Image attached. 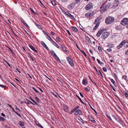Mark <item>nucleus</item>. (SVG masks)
<instances>
[{
    "label": "nucleus",
    "mask_w": 128,
    "mask_h": 128,
    "mask_svg": "<svg viewBox=\"0 0 128 128\" xmlns=\"http://www.w3.org/2000/svg\"><path fill=\"white\" fill-rule=\"evenodd\" d=\"M80 107L79 106H77L75 107L74 109H73L72 111L70 114L72 113V112H74L75 114L77 115L78 114L80 115L82 114V113L81 111L78 108Z\"/></svg>",
    "instance_id": "1"
},
{
    "label": "nucleus",
    "mask_w": 128,
    "mask_h": 128,
    "mask_svg": "<svg viewBox=\"0 0 128 128\" xmlns=\"http://www.w3.org/2000/svg\"><path fill=\"white\" fill-rule=\"evenodd\" d=\"M121 23L123 26L128 24V18H124L122 20Z\"/></svg>",
    "instance_id": "2"
},
{
    "label": "nucleus",
    "mask_w": 128,
    "mask_h": 128,
    "mask_svg": "<svg viewBox=\"0 0 128 128\" xmlns=\"http://www.w3.org/2000/svg\"><path fill=\"white\" fill-rule=\"evenodd\" d=\"M105 22L107 24L112 23V17L109 16L107 17L106 20Z\"/></svg>",
    "instance_id": "3"
},
{
    "label": "nucleus",
    "mask_w": 128,
    "mask_h": 128,
    "mask_svg": "<svg viewBox=\"0 0 128 128\" xmlns=\"http://www.w3.org/2000/svg\"><path fill=\"white\" fill-rule=\"evenodd\" d=\"M109 34V33L108 32H104L101 36L102 38L103 39H104L107 37Z\"/></svg>",
    "instance_id": "4"
},
{
    "label": "nucleus",
    "mask_w": 128,
    "mask_h": 128,
    "mask_svg": "<svg viewBox=\"0 0 128 128\" xmlns=\"http://www.w3.org/2000/svg\"><path fill=\"white\" fill-rule=\"evenodd\" d=\"M67 60L69 64L72 66H74V64L72 60L70 58L68 57L67 58Z\"/></svg>",
    "instance_id": "5"
},
{
    "label": "nucleus",
    "mask_w": 128,
    "mask_h": 128,
    "mask_svg": "<svg viewBox=\"0 0 128 128\" xmlns=\"http://www.w3.org/2000/svg\"><path fill=\"white\" fill-rule=\"evenodd\" d=\"M126 43V42L125 40H124L122 41V42L120 43L119 45L117 46V48L118 49H120Z\"/></svg>",
    "instance_id": "6"
},
{
    "label": "nucleus",
    "mask_w": 128,
    "mask_h": 128,
    "mask_svg": "<svg viewBox=\"0 0 128 128\" xmlns=\"http://www.w3.org/2000/svg\"><path fill=\"white\" fill-rule=\"evenodd\" d=\"M92 4L90 3L86 6L85 8L86 10H88L92 8Z\"/></svg>",
    "instance_id": "7"
},
{
    "label": "nucleus",
    "mask_w": 128,
    "mask_h": 128,
    "mask_svg": "<svg viewBox=\"0 0 128 128\" xmlns=\"http://www.w3.org/2000/svg\"><path fill=\"white\" fill-rule=\"evenodd\" d=\"M64 111L66 112H69V107L68 106L65 104L63 105Z\"/></svg>",
    "instance_id": "8"
},
{
    "label": "nucleus",
    "mask_w": 128,
    "mask_h": 128,
    "mask_svg": "<svg viewBox=\"0 0 128 128\" xmlns=\"http://www.w3.org/2000/svg\"><path fill=\"white\" fill-rule=\"evenodd\" d=\"M102 18L100 16L96 18L95 20L94 24L98 23L99 24H100V21L102 19Z\"/></svg>",
    "instance_id": "9"
},
{
    "label": "nucleus",
    "mask_w": 128,
    "mask_h": 128,
    "mask_svg": "<svg viewBox=\"0 0 128 128\" xmlns=\"http://www.w3.org/2000/svg\"><path fill=\"white\" fill-rule=\"evenodd\" d=\"M75 2L72 3L71 4L68 6V8L70 9H72L76 5Z\"/></svg>",
    "instance_id": "10"
},
{
    "label": "nucleus",
    "mask_w": 128,
    "mask_h": 128,
    "mask_svg": "<svg viewBox=\"0 0 128 128\" xmlns=\"http://www.w3.org/2000/svg\"><path fill=\"white\" fill-rule=\"evenodd\" d=\"M93 15V13H90V12H88L86 14L85 16L86 17H89L92 16Z\"/></svg>",
    "instance_id": "11"
},
{
    "label": "nucleus",
    "mask_w": 128,
    "mask_h": 128,
    "mask_svg": "<svg viewBox=\"0 0 128 128\" xmlns=\"http://www.w3.org/2000/svg\"><path fill=\"white\" fill-rule=\"evenodd\" d=\"M62 48L64 51L66 52H67L68 50V48L64 45L62 44L61 45Z\"/></svg>",
    "instance_id": "12"
},
{
    "label": "nucleus",
    "mask_w": 128,
    "mask_h": 128,
    "mask_svg": "<svg viewBox=\"0 0 128 128\" xmlns=\"http://www.w3.org/2000/svg\"><path fill=\"white\" fill-rule=\"evenodd\" d=\"M41 43L42 44V45L43 47L47 50H48L49 49V48L47 46L46 44L43 41H41Z\"/></svg>",
    "instance_id": "13"
},
{
    "label": "nucleus",
    "mask_w": 128,
    "mask_h": 128,
    "mask_svg": "<svg viewBox=\"0 0 128 128\" xmlns=\"http://www.w3.org/2000/svg\"><path fill=\"white\" fill-rule=\"evenodd\" d=\"M101 9V12H104L106 10V8L104 6V4L103 6H102L100 8Z\"/></svg>",
    "instance_id": "14"
},
{
    "label": "nucleus",
    "mask_w": 128,
    "mask_h": 128,
    "mask_svg": "<svg viewBox=\"0 0 128 128\" xmlns=\"http://www.w3.org/2000/svg\"><path fill=\"white\" fill-rule=\"evenodd\" d=\"M104 6L106 8V10L108 9L109 8V7L111 6V3H109L108 4H104Z\"/></svg>",
    "instance_id": "15"
},
{
    "label": "nucleus",
    "mask_w": 128,
    "mask_h": 128,
    "mask_svg": "<svg viewBox=\"0 0 128 128\" xmlns=\"http://www.w3.org/2000/svg\"><path fill=\"white\" fill-rule=\"evenodd\" d=\"M19 123H20L19 125L20 126L22 127V128H23L24 127V122H22V121H19Z\"/></svg>",
    "instance_id": "16"
},
{
    "label": "nucleus",
    "mask_w": 128,
    "mask_h": 128,
    "mask_svg": "<svg viewBox=\"0 0 128 128\" xmlns=\"http://www.w3.org/2000/svg\"><path fill=\"white\" fill-rule=\"evenodd\" d=\"M82 84L84 85H86L88 84V82L86 81V78H84L82 81Z\"/></svg>",
    "instance_id": "17"
},
{
    "label": "nucleus",
    "mask_w": 128,
    "mask_h": 128,
    "mask_svg": "<svg viewBox=\"0 0 128 128\" xmlns=\"http://www.w3.org/2000/svg\"><path fill=\"white\" fill-rule=\"evenodd\" d=\"M105 31H106V29L102 28L98 30V32H99V33L101 34Z\"/></svg>",
    "instance_id": "18"
},
{
    "label": "nucleus",
    "mask_w": 128,
    "mask_h": 128,
    "mask_svg": "<svg viewBox=\"0 0 128 128\" xmlns=\"http://www.w3.org/2000/svg\"><path fill=\"white\" fill-rule=\"evenodd\" d=\"M89 118L90 120L92 122H95V121L92 116H89Z\"/></svg>",
    "instance_id": "19"
},
{
    "label": "nucleus",
    "mask_w": 128,
    "mask_h": 128,
    "mask_svg": "<svg viewBox=\"0 0 128 128\" xmlns=\"http://www.w3.org/2000/svg\"><path fill=\"white\" fill-rule=\"evenodd\" d=\"M29 46L35 52H36L37 53H38L37 51L35 50L33 46L31 45H30Z\"/></svg>",
    "instance_id": "20"
},
{
    "label": "nucleus",
    "mask_w": 128,
    "mask_h": 128,
    "mask_svg": "<svg viewBox=\"0 0 128 128\" xmlns=\"http://www.w3.org/2000/svg\"><path fill=\"white\" fill-rule=\"evenodd\" d=\"M63 13L64 14L66 15L68 17H69V16L70 14V13L68 12H65L64 11L63 12Z\"/></svg>",
    "instance_id": "21"
},
{
    "label": "nucleus",
    "mask_w": 128,
    "mask_h": 128,
    "mask_svg": "<svg viewBox=\"0 0 128 128\" xmlns=\"http://www.w3.org/2000/svg\"><path fill=\"white\" fill-rule=\"evenodd\" d=\"M116 29L118 30H120L121 29V28L120 26H118V25H116L114 27Z\"/></svg>",
    "instance_id": "22"
},
{
    "label": "nucleus",
    "mask_w": 128,
    "mask_h": 128,
    "mask_svg": "<svg viewBox=\"0 0 128 128\" xmlns=\"http://www.w3.org/2000/svg\"><path fill=\"white\" fill-rule=\"evenodd\" d=\"M50 53L52 55H53L54 56H56V54L53 50H51L50 52Z\"/></svg>",
    "instance_id": "23"
},
{
    "label": "nucleus",
    "mask_w": 128,
    "mask_h": 128,
    "mask_svg": "<svg viewBox=\"0 0 128 128\" xmlns=\"http://www.w3.org/2000/svg\"><path fill=\"white\" fill-rule=\"evenodd\" d=\"M96 24V25L93 28V30H96L97 28V27H98V26H99V24L98 23H96V24Z\"/></svg>",
    "instance_id": "24"
},
{
    "label": "nucleus",
    "mask_w": 128,
    "mask_h": 128,
    "mask_svg": "<svg viewBox=\"0 0 128 128\" xmlns=\"http://www.w3.org/2000/svg\"><path fill=\"white\" fill-rule=\"evenodd\" d=\"M71 28L74 31L76 32H77L78 31V30L76 27L72 26Z\"/></svg>",
    "instance_id": "25"
},
{
    "label": "nucleus",
    "mask_w": 128,
    "mask_h": 128,
    "mask_svg": "<svg viewBox=\"0 0 128 128\" xmlns=\"http://www.w3.org/2000/svg\"><path fill=\"white\" fill-rule=\"evenodd\" d=\"M69 17H70L74 21L76 20V19L75 18H74V16L70 14Z\"/></svg>",
    "instance_id": "26"
},
{
    "label": "nucleus",
    "mask_w": 128,
    "mask_h": 128,
    "mask_svg": "<svg viewBox=\"0 0 128 128\" xmlns=\"http://www.w3.org/2000/svg\"><path fill=\"white\" fill-rule=\"evenodd\" d=\"M85 90L86 91L88 92L90 90V88L89 87H87L85 88Z\"/></svg>",
    "instance_id": "27"
},
{
    "label": "nucleus",
    "mask_w": 128,
    "mask_h": 128,
    "mask_svg": "<svg viewBox=\"0 0 128 128\" xmlns=\"http://www.w3.org/2000/svg\"><path fill=\"white\" fill-rule=\"evenodd\" d=\"M6 119L2 116H0V121H4L6 120Z\"/></svg>",
    "instance_id": "28"
},
{
    "label": "nucleus",
    "mask_w": 128,
    "mask_h": 128,
    "mask_svg": "<svg viewBox=\"0 0 128 128\" xmlns=\"http://www.w3.org/2000/svg\"><path fill=\"white\" fill-rule=\"evenodd\" d=\"M52 44L58 48H59V47L58 45L54 42Z\"/></svg>",
    "instance_id": "29"
},
{
    "label": "nucleus",
    "mask_w": 128,
    "mask_h": 128,
    "mask_svg": "<svg viewBox=\"0 0 128 128\" xmlns=\"http://www.w3.org/2000/svg\"><path fill=\"white\" fill-rule=\"evenodd\" d=\"M36 26L39 28H40L41 27L38 24H37L35 22H34Z\"/></svg>",
    "instance_id": "30"
},
{
    "label": "nucleus",
    "mask_w": 128,
    "mask_h": 128,
    "mask_svg": "<svg viewBox=\"0 0 128 128\" xmlns=\"http://www.w3.org/2000/svg\"><path fill=\"white\" fill-rule=\"evenodd\" d=\"M51 3L54 5H56V3L54 0H50Z\"/></svg>",
    "instance_id": "31"
},
{
    "label": "nucleus",
    "mask_w": 128,
    "mask_h": 128,
    "mask_svg": "<svg viewBox=\"0 0 128 128\" xmlns=\"http://www.w3.org/2000/svg\"><path fill=\"white\" fill-rule=\"evenodd\" d=\"M36 124L39 127L41 128H43V127L40 124H38V123H36Z\"/></svg>",
    "instance_id": "32"
},
{
    "label": "nucleus",
    "mask_w": 128,
    "mask_h": 128,
    "mask_svg": "<svg viewBox=\"0 0 128 128\" xmlns=\"http://www.w3.org/2000/svg\"><path fill=\"white\" fill-rule=\"evenodd\" d=\"M86 40L89 43H90V38L88 37V36H86Z\"/></svg>",
    "instance_id": "33"
},
{
    "label": "nucleus",
    "mask_w": 128,
    "mask_h": 128,
    "mask_svg": "<svg viewBox=\"0 0 128 128\" xmlns=\"http://www.w3.org/2000/svg\"><path fill=\"white\" fill-rule=\"evenodd\" d=\"M77 97H78V98L79 99V100H80V101L82 103V104H84V102H83L82 100L80 98V97L78 95H76Z\"/></svg>",
    "instance_id": "34"
},
{
    "label": "nucleus",
    "mask_w": 128,
    "mask_h": 128,
    "mask_svg": "<svg viewBox=\"0 0 128 128\" xmlns=\"http://www.w3.org/2000/svg\"><path fill=\"white\" fill-rule=\"evenodd\" d=\"M98 50L100 52H101L102 51V49L100 47V46H98Z\"/></svg>",
    "instance_id": "35"
},
{
    "label": "nucleus",
    "mask_w": 128,
    "mask_h": 128,
    "mask_svg": "<svg viewBox=\"0 0 128 128\" xmlns=\"http://www.w3.org/2000/svg\"><path fill=\"white\" fill-rule=\"evenodd\" d=\"M24 26H25L27 28H30V27H29V26H28V25L25 22L23 24Z\"/></svg>",
    "instance_id": "36"
},
{
    "label": "nucleus",
    "mask_w": 128,
    "mask_h": 128,
    "mask_svg": "<svg viewBox=\"0 0 128 128\" xmlns=\"http://www.w3.org/2000/svg\"><path fill=\"white\" fill-rule=\"evenodd\" d=\"M112 84H114V86H115L116 87V85L114 81V80L112 79Z\"/></svg>",
    "instance_id": "37"
},
{
    "label": "nucleus",
    "mask_w": 128,
    "mask_h": 128,
    "mask_svg": "<svg viewBox=\"0 0 128 128\" xmlns=\"http://www.w3.org/2000/svg\"><path fill=\"white\" fill-rule=\"evenodd\" d=\"M70 0H61V1L63 2H66Z\"/></svg>",
    "instance_id": "38"
},
{
    "label": "nucleus",
    "mask_w": 128,
    "mask_h": 128,
    "mask_svg": "<svg viewBox=\"0 0 128 128\" xmlns=\"http://www.w3.org/2000/svg\"><path fill=\"white\" fill-rule=\"evenodd\" d=\"M81 52L83 53V54H84V55L86 57V55L85 52L83 50H81Z\"/></svg>",
    "instance_id": "39"
},
{
    "label": "nucleus",
    "mask_w": 128,
    "mask_h": 128,
    "mask_svg": "<svg viewBox=\"0 0 128 128\" xmlns=\"http://www.w3.org/2000/svg\"><path fill=\"white\" fill-rule=\"evenodd\" d=\"M112 117L116 121H118L117 117L114 115H112Z\"/></svg>",
    "instance_id": "40"
},
{
    "label": "nucleus",
    "mask_w": 128,
    "mask_h": 128,
    "mask_svg": "<svg viewBox=\"0 0 128 128\" xmlns=\"http://www.w3.org/2000/svg\"><path fill=\"white\" fill-rule=\"evenodd\" d=\"M55 57L56 58L58 62H60V59L58 57V56H57V55H56V56H55Z\"/></svg>",
    "instance_id": "41"
},
{
    "label": "nucleus",
    "mask_w": 128,
    "mask_h": 128,
    "mask_svg": "<svg viewBox=\"0 0 128 128\" xmlns=\"http://www.w3.org/2000/svg\"><path fill=\"white\" fill-rule=\"evenodd\" d=\"M80 0H75V3L76 4H78L80 2Z\"/></svg>",
    "instance_id": "42"
},
{
    "label": "nucleus",
    "mask_w": 128,
    "mask_h": 128,
    "mask_svg": "<svg viewBox=\"0 0 128 128\" xmlns=\"http://www.w3.org/2000/svg\"><path fill=\"white\" fill-rule=\"evenodd\" d=\"M106 115L107 116V117L109 118L110 120L111 121L112 119H111L110 116V115L109 114H106Z\"/></svg>",
    "instance_id": "43"
},
{
    "label": "nucleus",
    "mask_w": 128,
    "mask_h": 128,
    "mask_svg": "<svg viewBox=\"0 0 128 128\" xmlns=\"http://www.w3.org/2000/svg\"><path fill=\"white\" fill-rule=\"evenodd\" d=\"M104 72H106L107 71V69L106 68L103 67L102 68Z\"/></svg>",
    "instance_id": "44"
},
{
    "label": "nucleus",
    "mask_w": 128,
    "mask_h": 128,
    "mask_svg": "<svg viewBox=\"0 0 128 128\" xmlns=\"http://www.w3.org/2000/svg\"><path fill=\"white\" fill-rule=\"evenodd\" d=\"M20 19L22 22V23L24 24L25 22V21L22 18H20Z\"/></svg>",
    "instance_id": "45"
},
{
    "label": "nucleus",
    "mask_w": 128,
    "mask_h": 128,
    "mask_svg": "<svg viewBox=\"0 0 128 128\" xmlns=\"http://www.w3.org/2000/svg\"><path fill=\"white\" fill-rule=\"evenodd\" d=\"M97 60L98 62V63L100 64L102 63V62H101L98 59H97Z\"/></svg>",
    "instance_id": "46"
},
{
    "label": "nucleus",
    "mask_w": 128,
    "mask_h": 128,
    "mask_svg": "<svg viewBox=\"0 0 128 128\" xmlns=\"http://www.w3.org/2000/svg\"><path fill=\"white\" fill-rule=\"evenodd\" d=\"M101 35V34L99 33V32H98L97 33L96 36L98 37H99V36H100V35Z\"/></svg>",
    "instance_id": "47"
},
{
    "label": "nucleus",
    "mask_w": 128,
    "mask_h": 128,
    "mask_svg": "<svg viewBox=\"0 0 128 128\" xmlns=\"http://www.w3.org/2000/svg\"><path fill=\"white\" fill-rule=\"evenodd\" d=\"M98 73L99 74H100L101 76H102V74L101 73V72L100 71V70H99V71H98Z\"/></svg>",
    "instance_id": "48"
},
{
    "label": "nucleus",
    "mask_w": 128,
    "mask_h": 128,
    "mask_svg": "<svg viewBox=\"0 0 128 128\" xmlns=\"http://www.w3.org/2000/svg\"><path fill=\"white\" fill-rule=\"evenodd\" d=\"M112 49L110 48H108L106 50L108 52H110L112 51Z\"/></svg>",
    "instance_id": "49"
},
{
    "label": "nucleus",
    "mask_w": 128,
    "mask_h": 128,
    "mask_svg": "<svg viewBox=\"0 0 128 128\" xmlns=\"http://www.w3.org/2000/svg\"><path fill=\"white\" fill-rule=\"evenodd\" d=\"M56 40H57L59 42H60L61 41L60 38L59 37H57L56 38Z\"/></svg>",
    "instance_id": "50"
},
{
    "label": "nucleus",
    "mask_w": 128,
    "mask_h": 128,
    "mask_svg": "<svg viewBox=\"0 0 128 128\" xmlns=\"http://www.w3.org/2000/svg\"><path fill=\"white\" fill-rule=\"evenodd\" d=\"M49 40H50L52 44L54 42V41L51 38H50Z\"/></svg>",
    "instance_id": "51"
},
{
    "label": "nucleus",
    "mask_w": 128,
    "mask_h": 128,
    "mask_svg": "<svg viewBox=\"0 0 128 128\" xmlns=\"http://www.w3.org/2000/svg\"><path fill=\"white\" fill-rule=\"evenodd\" d=\"M30 99L34 103H35L36 104H37V103H36V102H35L34 101V100H33V99L32 98H30Z\"/></svg>",
    "instance_id": "52"
},
{
    "label": "nucleus",
    "mask_w": 128,
    "mask_h": 128,
    "mask_svg": "<svg viewBox=\"0 0 128 128\" xmlns=\"http://www.w3.org/2000/svg\"><path fill=\"white\" fill-rule=\"evenodd\" d=\"M122 78L126 80L127 78L126 76L125 75H124L122 76Z\"/></svg>",
    "instance_id": "53"
},
{
    "label": "nucleus",
    "mask_w": 128,
    "mask_h": 128,
    "mask_svg": "<svg viewBox=\"0 0 128 128\" xmlns=\"http://www.w3.org/2000/svg\"><path fill=\"white\" fill-rule=\"evenodd\" d=\"M0 87H1L2 88H5L6 87V86L0 84Z\"/></svg>",
    "instance_id": "54"
},
{
    "label": "nucleus",
    "mask_w": 128,
    "mask_h": 128,
    "mask_svg": "<svg viewBox=\"0 0 128 128\" xmlns=\"http://www.w3.org/2000/svg\"><path fill=\"white\" fill-rule=\"evenodd\" d=\"M32 88L34 89L36 92L38 93V92L36 89L34 87H32Z\"/></svg>",
    "instance_id": "55"
},
{
    "label": "nucleus",
    "mask_w": 128,
    "mask_h": 128,
    "mask_svg": "<svg viewBox=\"0 0 128 128\" xmlns=\"http://www.w3.org/2000/svg\"><path fill=\"white\" fill-rule=\"evenodd\" d=\"M46 38L48 39L49 40V39H50V38H51L48 35H47V36Z\"/></svg>",
    "instance_id": "56"
},
{
    "label": "nucleus",
    "mask_w": 128,
    "mask_h": 128,
    "mask_svg": "<svg viewBox=\"0 0 128 128\" xmlns=\"http://www.w3.org/2000/svg\"><path fill=\"white\" fill-rule=\"evenodd\" d=\"M15 114H16L18 116H19L20 117H21V115L19 114L17 112H15Z\"/></svg>",
    "instance_id": "57"
},
{
    "label": "nucleus",
    "mask_w": 128,
    "mask_h": 128,
    "mask_svg": "<svg viewBox=\"0 0 128 128\" xmlns=\"http://www.w3.org/2000/svg\"><path fill=\"white\" fill-rule=\"evenodd\" d=\"M43 32L44 33L45 35H46V36L47 35H48L47 33H46V32L44 31H43Z\"/></svg>",
    "instance_id": "58"
},
{
    "label": "nucleus",
    "mask_w": 128,
    "mask_h": 128,
    "mask_svg": "<svg viewBox=\"0 0 128 128\" xmlns=\"http://www.w3.org/2000/svg\"><path fill=\"white\" fill-rule=\"evenodd\" d=\"M80 96H81L83 98L84 97V96L82 94L81 92H80Z\"/></svg>",
    "instance_id": "59"
},
{
    "label": "nucleus",
    "mask_w": 128,
    "mask_h": 128,
    "mask_svg": "<svg viewBox=\"0 0 128 128\" xmlns=\"http://www.w3.org/2000/svg\"><path fill=\"white\" fill-rule=\"evenodd\" d=\"M67 32L68 33V34L70 35H71V34H70V32H69V30H67Z\"/></svg>",
    "instance_id": "60"
},
{
    "label": "nucleus",
    "mask_w": 128,
    "mask_h": 128,
    "mask_svg": "<svg viewBox=\"0 0 128 128\" xmlns=\"http://www.w3.org/2000/svg\"><path fill=\"white\" fill-rule=\"evenodd\" d=\"M125 96L126 97H128V94L127 93H126L125 94Z\"/></svg>",
    "instance_id": "61"
},
{
    "label": "nucleus",
    "mask_w": 128,
    "mask_h": 128,
    "mask_svg": "<svg viewBox=\"0 0 128 128\" xmlns=\"http://www.w3.org/2000/svg\"><path fill=\"white\" fill-rule=\"evenodd\" d=\"M30 10L32 12L34 13H35V12H34V10H33L32 8H30Z\"/></svg>",
    "instance_id": "62"
},
{
    "label": "nucleus",
    "mask_w": 128,
    "mask_h": 128,
    "mask_svg": "<svg viewBox=\"0 0 128 128\" xmlns=\"http://www.w3.org/2000/svg\"><path fill=\"white\" fill-rule=\"evenodd\" d=\"M108 47H109L110 48H111L112 47V45L108 44Z\"/></svg>",
    "instance_id": "63"
},
{
    "label": "nucleus",
    "mask_w": 128,
    "mask_h": 128,
    "mask_svg": "<svg viewBox=\"0 0 128 128\" xmlns=\"http://www.w3.org/2000/svg\"><path fill=\"white\" fill-rule=\"evenodd\" d=\"M89 51H90V52L92 54H93V52L92 51L91 49H90V50Z\"/></svg>",
    "instance_id": "64"
}]
</instances>
